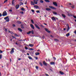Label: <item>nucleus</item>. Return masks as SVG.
I'll list each match as a JSON object with an SVG mask.
<instances>
[{"mask_svg": "<svg viewBox=\"0 0 76 76\" xmlns=\"http://www.w3.org/2000/svg\"><path fill=\"white\" fill-rule=\"evenodd\" d=\"M4 20H6V21L7 22H9V16L6 17L4 18Z\"/></svg>", "mask_w": 76, "mask_h": 76, "instance_id": "1", "label": "nucleus"}, {"mask_svg": "<svg viewBox=\"0 0 76 76\" xmlns=\"http://www.w3.org/2000/svg\"><path fill=\"white\" fill-rule=\"evenodd\" d=\"M7 14L6 11H5L4 12H3V14L2 15V16H7Z\"/></svg>", "mask_w": 76, "mask_h": 76, "instance_id": "2", "label": "nucleus"}, {"mask_svg": "<svg viewBox=\"0 0 76 76\" xmlns=\"http://www.w3.org/2000/svg\"><path fill=\"white\" fill-rule=\"evenodd\" d=\"M14 48H11V50L10 51V54H12L14 53Z\"/></svg>", "mask_w": 76, "mask_h": 76, "instance_id": "3", "label": "nucleus"}, {"mask_svg": "<svg viewBox=\"0 0 76 76\" xmlns=\"http://www.w3.org/2000/svg\"><path fill=\"white\" fill-rule=\"evenodd\" d=\"M34 26H36V27L38 29H40V28L36 24H34Z\"/></svg>", "mask_w": 76, "mask_h": 76, "instance_id": "4", "label": "nucleus"}, {"mask_svg": "<svg viewBox=\"0 0 76 76\" xmlns=\"http://www.w3.org/2000/svg\"><path fill=\"white\" fill-rule=\"evenodd\" d=\"M43 64L45 66H47V63H45V61H43Z\"/></svg>", "mask_w": 76, "mask_h": 76, "instance_id": "5", "label": "nucleus"}, {"mask_svg": "<svg viewBox=\"0 0 76 76\" xmlns=\"http://www.w3.org/2000/svg\"><path fill=\"white\" fill-rule=\"evenodd\" d=\"M67 26H68V28H67V30H66V31H69V30L70 29V28H69V24H67Z\"/></svg>", "mask_w": 76, "mask_h": 76, "instance_id": "6", "label": "nucleus"}, {"mask_svg": "<svg viewBox=\"0 0 76 76\" xmlns=\"http://www.w3.org/2000/svg\"><path fill=\"white\" fill-rule=\"evenodd\" d=\"M51 19L53 21H56V19L54 17H52L51 18Z\"/></svg>", "mask_w": 76, "mask_h": 76, "instance_id": "7", "label": "nucleus"}, {"mask_svg": "<svg viewBox=\"0 0 76 76\" xmlns=\"http://www.w3.org/2000/svg\"><path fill=\"white\" fill-rule=\"evenodd\" d=\"M20 6L19 4H18L16 5L15 8L16 9H18L19 7Z\"/></svg>", "mask_w": 76, "mask_h": 76, "instance_id": "8", "label": "nucleus"}, {"mask_svg": "<svg viewBox=\"0 0 76 76\" xmlns=\"http://www.w3.org/2000/svg\"><path fill=\"white\" fill-rule=\"evenodd\" d=\"M45 30L47 32H48V33H50V31H49V30L47 28H45Z\"/></svg>", "mask_w": 76, "mask_h": 76, "instance_id": "9", "label": "nucleus"}, {"mask_svg": "<svg viewBox=\"0 0 76 76\" xmlns=\"http://www.w3.org/2000/svg\"><path fill=\"white\" fill-rule=\"evenodd\" d=\"M49 7L50 8V9H52L53 10H55L56 9V8H55L54 7H52V6H49Z\"/></svg>", "mask_w": 76, "mask_h": 76, "instance_id": "10", "label": "nucleus"}, {"mask_svg": "<svg viewBox=\"0 0 76 76\" xmlns=\"http://www.w3.org/2000/svg\"><path fill=\"white\" fill-rule=\"evenodd\" d=\"M53 4L55 6H57V4L56 2H53Z\"/></svg>", "mask_w": 76, "mask_h": 76, "instance_id": "11", "label": "nucleus"}, {"mask_svg": "<svg viewBox=\"0 0 76 76\" xmlns=\"http://www.w3.org/2000/svg\"><path fill=\"white\" fill-rule=\"evenodd\" d=\"M30 26L31 28H32L33 29H34V26H33V25L32 24H31Z\"/></svg>", "mask_w": 76, "mask_h": 76, "instance_id": "12", "label": "nucleus"}, {"mask_svg": "<svg viewBox=\"0 0 76 76\" xmlns=\"http://www.w3.org/2000/svg\"><path fill=\"white\" fill-rule=\"evenodd\" d=\"M34 4H37L38 3V2L37 1H36V0H34Z\"/></svg>", "mask_w": 76, "mask_h": 76, "instance_id": "13", "label": "nucleus"}, {"mask_svg": "<svg viewBox=\"0 0 76 76\" xmlns=\"http://www.w3.org/2000/svg\"><path fill=\"white\" fill-rule=\"evenodd\" d=\"M46 10L47 11H50L51 10V9L50 8H47L46 9Z\"/></svg>", "mask_w": 76, "mask_h": 76, "instance_id": "14", "label": "nucleus"}, {"mask_svg": "<svg viewBox=\"0 0 76 76\" xmlns=\"http://www.w3.org/2000/svg\"><path fill=\"white\" fill-rule=\"evenodd\" d=\"M59 73L61 75H64V72H61V71H60Z\"/></svg>", "mask_w": 76, "mask_h": 76, "instance_id": "15", "label": "nucleus"}, {"mask_svg": "<svg viewBox=\"0 0 76 76\" xmlns=\"http://www.w3.org/2000/svg\"><path fill=\"white\" fill-rule=\"evenodd\" d=\"M31 4L33 5H35V4H34V3L32 1H31Z\"/></svg>", "mask_w": 76, "mask_h": 76, "instance_id": "16", "label": "nucleus"}, {"mask_svg": "<svg viewBox=\"0 0 76 76\" xmlns=\"http://www.w3.org/2000/svg\"><path fill=\"white\" fill-rule=\"evenodd\" d=\"M39 52H36L35 53V55L36 56L39 55Z\"/></svg>", "mask_w": 76, "mask_h": 76, "instance_id": "17", "label": "nucleus"}, {"mask_svg": "<svg viewBox=\"0 0 76 76\" xmlns=\"http://www.w3.org/2000/svg\"><path fill=\"white\" fill-rule=\"evenodd\" d=\"M34 7H35L36 9H38L39 7H38V6H34Z\"/></svg>", "mask_w": 76, "mask_h": 76, "instance_id": "18", "label": "nucleus"}, {"mask_svg": "<svg viewBox=\"0 0 76 76\" xmlns=\"http://www.w3.org/2000/svg\"><path fill=\"white\" fill-rule=\"evenodd\" d=\"M18 30L21 32L22 31V30L20 28H18Z\"/></svg>", "mask_w": 76, "mask_h": 76, "instance_id": "19", "label": "nucleus"}, {"mask_svg": "<svg viewBox=\"0 0 76 76\" xmlns=\"http://www.w3.org/2000/svg\"><path fill=\"white\" fill-rule=\"evenodd\" d=\"M55 63L54 62H51L50 63V65H53L55 64Z\"/></svg>", "mask_w": 76, "mask_h": 76, "instance_id": "20", "label": "nucleus"}, {"mask_svg": "<svg viewBox=\"0 0 76 76\" xmlns=\"http://www.w3.org/2000/svg\"><path fill=\"white\" fill-rule=\"evenodd\" d=\"M8 32H9L10 33H11V34H13V33L11 31L9 30H8Z\"/></svg>", "mask_w": 76, "mask_h": 76, "instance_id": "21", "label": "nucleus"}, {"mask_svg": "<svg viewBox=\"0 0 76 76\" xmlns=\"http://www.w3.org/2000/svg\"><path fill=\"white\" fill-rule=\"evenodd\" d=\"M45 1L47 3H50V1L49 0H45Z\"/></svg>", "mask_w": 76, "mask_h": 76, "instance_id": "22", "label": "nucleus"}, {"mask_svg": "<svg viewBox=\"0 0 76 76\" xmlns=\"http://www.w3.org/2000/svg\"><path fill=\"white\" fill-rule=\"evenodd\" d=\"M28 58H29V59L30 60H32V58H31V56H28Z\"/></svg>", "mask_w": 76, "mask_h": 76, "instance_id": "23", "label": "nucleus"}, {"mask_svg": "<svg viewBox=\"0 0 76 76\" xmlns=\"http://www.w3.org/2000/svg\"><path fill=\"white\" fill-rule=\"evenodd\" d=\"M29 46L31 47H32L34 46V45L32 44H29Z\"/></svg>", "mask_w": 76, "mask_h": 76, "instance_id": "24", "label": "nucleus"}, {"mask_svg": "<svg viewBox=\"0 0 76 76\" xmlns=\"http://www.w3.org/2000/svg\"><path fill=\"white\" fill-rule=\"evenodd\" d=\"M70 35V34L69 33H68L67 34H66V36L67 37H69Z\"/></svg>", "mask_w": 76, "mask_h": 76, "instance_id": "25", "label": "nucleus"}, {"mask_svg": "<svg viewBox=\"0 0 76 76\" xmlns=\"http://www.w3.org/2000/svg\"><path fill=\"white\" fill-rule=\"evenodd\" d=\"M62 17H64V18H65L66 17V15H64V14H62Z\"/></svg>", "mask_w": 76, "mask_h": 76, "instance_id": "26", "label": "nucleus"}, {"mask_svg": "<svg viewBox=\"0 0 76 76\" xmlns=\"http://www.w3.org/2000/svg\"><path fill=\"white\" fill-rule=\"evenodd\" d=\"M31 33V31H29L27 33V34H29Z\"/></svg>", "mask_w": 76, "mask_h": 76, "instance_id": "27", "label": "nucleus"}, {"mask_svg": "<svg viewBox=\"0 0 76 76\" xmlns=\"http://www.w3.org/2000/svg\"><path fill=\"white\" fill-rule=\"evenodd\" d=\"M54 40H55L56 42L59 41V40L58 39H54Z\"/></svg>", "mask_w": 76, "mask_h": 76, "instance_id": "28", "label": "nucleus"}, {"mask_svg": "<svg viewBox=\"0 0 76 76\" xmlns=\"http://www.w3.org/2000/svg\"><path fill=\"white\" fill-rule=\"evenodd\" d=\"M40 2L41 3H44V1H43L42 0H40Z\"/></svg>", "mask_w": 76, "mask_h": 76, "instance_id": "29", "label": "nucleus"}, {"mask_svg": "<svg viewBox=\"0 0 76 76\" xmlns=\"http://www.w3.org/2000/svg\"><path fill=\"white\" fill-rule=\"evenodd\" d=\"M68 15L69 16H72L71 14V13H68Z\"/></svg>", "mask_w": 76, "mask_h": 76, "instance_id": "30", "label": "nucleus"}, {"mask_svg": "<svg viewBox=\"0 0 76 76\" xmlns=\"http://www.w3.org/2000/svg\"><path fill=\"white\" fill-rule=\"evenodd\" d=\"M21 28H24V27H23V25H21Z\"/></svg>", "mask_w": 76, "mask_h": 76, "instance_id": "31", "label": "nucleus"}, {"mask_svg": "<svg viewBox=\"0 0 76 76\" xmlns=\"http://www.w3.org/2000/svg\"><path fill=\"white\" fill-rule=\"evenodd\" d=\"M28 50H34L32 48H30V49H28Z\"/></svg>", "mask_w": 76, "mask_h": 76, "instance_id": "32", "label": "nucleus"}, {"mask_svg": "<svg viewBox=\"0 0 76 76\" xmlns=\"http://www.w3.org/2000/svg\"><path fill=\"white\" fill-rule=\"evenodd\" d=\"M36 12H37V13H40V12L39 11V10H37Z\"/></svg>", "mask_w": 76, "mask_h": 76, "instance_id": "33", "label": "nucleus"}, {"mask_svg": "<svg viewBox=\"0 0 76 76\" xmlns=\"http://www.w3.org/2000/svg\"><path fill=\"white\" fill-rule=\"evenodd\" d=\"M15 0H12V5H14V1Z\"/></svg>", "mask_w": 76, "mask_h": 76, "instance_id": "34", "label": "nucleus"}, {"mask_svg": "<svg viewBox=\"0 0 76 76\" xmlns=\"http://www.w3.org/2000/svg\"><path fill=\"white\" fill-rule=\"evenodd\" d=\"M21 10L22 11H25V9L23 8H21Z\"/></svg>", "mask_w": 76, "mask_h": 76, "instance_id": "35", "label": "nucleus"}, {"mask_svg": "<svg viewBox=\"0 0 76 76\" xmlns=\"http://www.w3.org/2000/svg\"><path fill=\"white\" fill-rule=\"evenodd\" d=\"M20 5H23V3L22 2H20Z\"/></svg>", "mask_w": 76, "mask_h": 76, "instance_id": "36", "label": "nucleus"}, {"mask_svg": "<svg viewBox=\"0 0 76 76\" xmlns=\"http://www.w3.org/2000/svg\"><path fill=\"white\" fill-rule=\"evenodd\" d=\"M18 24H20L21 23V22L20 21H18Z\"/></svg>", "mask_w": 76, "mask_h": 76, "instance_id": "37", "label": "nucleus"}, {"mask_svg": "<svg viewBox=\"0 0 76 76\" xmlns=\"http://www.w3.org/2000/svg\"><path fill=\"white\" fill-rule=\"evenodd\" d=\"M31 11H32L33 13L35 11L33 10H31Z\"/></svg>", "mask_w": 76, "mask_h": 76, "instance_id": "38", "label": "nucleus"}, {"mask_svg": "<svg viewBox=\"0 0 76 76\" xmlns=\"http://www.w3.org/2000/svg\"><path fill=\"white\" fill-rule=\"evenodd\" d=\"M39 64H40V65L41 66H42V63H41V62L39 63Z\"/></svg>", "mask_w": 76, "mask_h": 76, "instance_id": "39", "label": "nucleus"}, {"mask_svg": "<svg viewBox=\"0 0 76 76\" xmlns=\"http://www.w3.org/2000/svg\"><path fill=\"white\" fill-rule=\"evenodd\" d=\"M31 23H32L33 24L34 23V22L33 20H31Z\"/></svg>", "mask_w": 76, "mask_h": 76, "instance_id": "40", "label": "nucleus"}, {"mask_svg": "<svg viewBox=\"0 0 76 76\" xmlns=\"http://www.w3.org/2000/svg\"><path fill=\"white\" fill-rule=\"evenodd\" d=\"M31 34H34V31H31Z\"/></svg>", "mask_w": 76, "mask_h": 76, "instance_id": "41", "label": "nucleus"}, {"mask_svg": "<svg viewBox=\"0 0 76 76\" xmlns=\"http://www.w3.org/2000/svg\"><path fill=\"white\" fill-rule=\"evenodd\" d=\"M53 14H55V15H57V12H53Z\"/></svg>", "mask_w": 76, "mask_h": 76, "instance_id": "42", "label": "nucleus"}, {"mask_svg": "<svg viewBox=\"0 0 76 76\" xmlns=\"http://www.w3.org/2000/svg\"><path fill=\"white\" fill-rule=\"evenodd\" d=\"M25 49L26 50H28V47H25Z\"/></svg>", "mask_w": 76, "mask_h": 76, "instance_id": "43", "label": "nucleus"}, {"mask_svg": "<svg viewBox=\"0 0 76 76\" xmlns=\"http://www.w3.org/2000/svg\"><path fill=\"white\" fill-rule=\"evenodd\" d=\"M12 26H13V27H15V24H12Z\"/></svg>", "mask_w": 76, "mask_h": 76, "instance_id": "44", "label": "nucleus"}, {"mask_svg": "<svg viewBox=\"0 0 76 76\" xmlns=\"http://www.w3.org/2000/svg\"><path fill=\"white\" fill-rule=\"evenodd\" d=\"M36 69H37V70L38 69V66H36Z\"/></svg>", "mask_w": 76, "mask_h": 76, "instance_id": "45", "label": "nucleus"}, {"mask_svg": "<svg viewBox=\"0 0 76 76\" xmlns=\"http://www.w3.org/2000/svg\"><path fill=\"white\" fill-rule=\"evenodd\" d=\"M8 31V30L7 29H5V31L6 32H7Z\"/></svg>", "mask_w": 76, "mask_h": 76, "instance_id": "46", "label": "nucleus"}, {"mask_svg": "<svg viewBox=\"0 0 76 76\" xmlns=\"http://www.w3.org/2000/svg\"><path fill=\"white\" fill-rule=\"evenodd\" d=\"M3 53V51L1 50H0V53Z\"/></svg>", "mask_w": 76, "mask_h": 76, "instance_id": "47", "label": "nucleus"}, {"mask_svg": "<svg viewBox=\"0 0 76 76\" xmlns=\"http://www.w3.org/2000/svg\"><path fill=\"white\" fill-rule=\"evenodd\" d=\"M20 13L21 14H23V11H22V12H20Z\"/></svg>", "mask_w": 76, "mask_h": 76, "instance_id": "48", "label": "nucleus"}, {"mask_svg": "<svg viewBox=\"0 0 76 76\" xmlns=\"http://www.w3.org/2000/svg\"><path fill=\"white\" fill-rule=\"evenodd\" d=\"M53 59L54 60H56V58L55 57H53Z\"/></svg>", "mask_w": 76, "mask_h": 76, "instance_id": "49", "label": "nucleus"}, {"mask_svg": "<svg viewBox=\"0 0 76 76\" xmlns=\"http://www.w3.org/2000/svg\"><path fill=\"white\" fill-rule=\"evenodd\" d=\"M12 37H13V39H14V38H15V39H16V38H15V37L14 36H12Z\"/></svg>", "mask_w": 76, "mask_h": 76, "instance_id": "50", "label": "nucleus"}, {"mask_svg": "<svg viewBox=\"0 0 76 76\" xmlns=\"http://www.w3.org/2000/svg\"><path fill=\"white\" fill-rule=\"evenodd\" d=\"M22 52L23 53H25V51L24 50H22Z\"/></svg>", "mask_w": 76, "mask_h": 76, "instance_id": "51", "label": "nucleus"}, {"mask_svg": "<svg viewBox=\"0 0 76 76\" xmlns=\"http://www.w3.org/2000/svg\"><path fill=\"white\" fill-rule=\"evenodd\" d=\"M73 17H74V18L76 19V16H75V15H74V16H73Z\"/></svg>", "mask_w": 76, "mask_h": 76, "instance_id": "52", "label": "nucleus"}, {"mask_svg": "<svg viewBox=\"0 0 76 76\" xmlns=\"http://www.w3.org/2000/svg\"><path fill=\"white\" fill-rule=\"evenodd\" d=\"M71 7L73 9L74 8V6H72Z\"/></svg>", "mask_w": 76, "mask_h": 76, "instance_id": "53", "label": "nucleus"}, {"mask_svg": "<svg viewBox=\"0 0 76 76\" xmlns=\"http://www.w3.org/2000/svg\"><path fill=\"white\" fill-rule=\"evenodd\" d=\"M42 38H43V39H44V38H45V36H44V35H43V36H42Z\"/></svg>", "mask_w": 76, "mask_h": 76, "instance_id": "54", "label": "nucleus"}, {"mask_svg": "<svg viewBox=\"0 0 76 76\" xmlns=\"http://www.w3.org/2000/svg\"><path fill=\"white\" fill-rule=\"evenodd\" d=\"M1 55H0V59H1Z\"/></svg>", "mask_w": 76, "mask_h": 76, "instance_id": "55", "label": "nucleus"}, {"mask_svg": "<svg viewBox=\"0 0 76 76\" xmlns=\"http://www.w3.org/2000/svg\"><path fill=\"white\" fill-rule=\"evenodd\" d=\"M8 0H6L5 1H4V3H6L7 1Z\"/></svg>", "mask_w": 76, "mask_h": 76, "instance_id": "56", "label": "nucleus"}, {"mask_svg": "<svg viewBox=\"0 0 76 76\" xmlns=\"http://www.w3.org/2000/svg\"><path fill=\"white\" fill-rule=\"evenodd\" d=\"M35 58H36V60H38V58L37 57H35Z\"/></svg>", "mask_w": 76, "mask_h": 76, "instance_id": "57", "label": "nucleus"}, {"mask_svg": "<svg viewBox=\"0 0 76 76\" xmlns=\"http://www.w3.org/2000/svg\"><path fill=\"white\" fill-rule=\"evenodd\" d=\"M15 35L17 36H18V35H17L16 34H15Z\"/></svg>", "mask_w": 76, "mask_h": 76, "instance_id": "58", "label": "nucleus"}, {"mask_svg": "<svg viewBox=\"0 0 76 76\" xmlns=\"http://www.w3.org/2000/svg\"><path fill=\"white\" fill-rule=\"evenodd\" d=\"M21 60V58H19L18 59V60L19 61L20 60Z\"/></svg>", "mask_w": 76, "mask_h": 76, "instance_id": "59", "label": "nucleus"}, {"mask_svg": "<svg viewBox=\"0 0 76 76\" xmlns=\"http://www.w3.org/2000/svg\"><path fill=\"white\" fill-rule=\"evenodd\" d=\"M9 11L10 12L11 11V12H12V10H9Z\"/></svg>", "mask_w": 76, "mask_h": 76, "instance_id": "60", "label": "nucleus"}, {"mask_svg": "<svg viewBox=\"0 0 76 76\" xmlns=\"http://www.w3.org/2000/svg\"><path fill=\"white\" fill-rule=\"evenodd\" d=\"M2 16V15H1V13L0 14V17H1Z\"/></svg>", "mask_w": 76, "mask_h": 76, "instance_id": "61", "label": "nucleus"}, {"mask_svg": "<svg viewBox=\"0 0 76 76\" xmlns=\"http://www.w3.org/2000/svg\"><path fill=\"white\" fill-rule=\"evenodd\" d=\"M66 28H64V31L66 30Z\"/></svg>", "mask_w": 76, "mask_h": 76, "instance_id": "62", "label": "nucleus"}, {"mask_svg": "<svg viewBox=\"0 0 76 76\" xmlns=\"http://www.w3.org/2000/svg\"><path fill=\"white\" fill-rule=\"evenodd\" d=\"M74 33H75V34H76V31H75Z\"/></svg>", "mask_w": 76, "mask_h": 76, "instance_id": "63", "label": "nucleus"}, {"mask_svg": "<svg viewBox=\"0 0 76 76\" xmlns=\"http://www.w3.org/2000/svg\"><path fill=\"white\" fill-rule=\"evenodd\" d=\"M27 54L28 55V56H29V53H27Z\"/></svg>", "mask_w": 76, "mask_h": 76, "instance_id": "64", "label": "nucleus"}]
</instances>
